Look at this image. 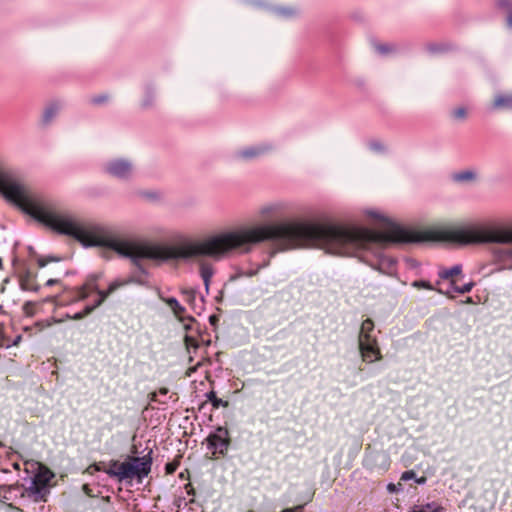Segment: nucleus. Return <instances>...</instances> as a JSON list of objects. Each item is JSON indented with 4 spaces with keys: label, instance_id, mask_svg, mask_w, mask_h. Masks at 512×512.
Returning <instances> with one entry per match:
<instances>
[{
    "label": "nucleus",
    "instance_id": "f257e3e1",
    "mask_svg": "<svg viewBox=\"0 0 512 512\" xmlns=\"http://www.w3.org/2000/svg\"><path fill=\"white\" fill-rule=\"evenodd\" d=\"M284 240L293 247H318L334 255H354L369 243L414 242V233L388 223L380 230L342 227L309 222H285L220 233L179 248V256L219 257L247 244L265 240Z\"/></svg>",
    "mask_w": 512,
    "mask_h": 512
},
{
    "label": "nucleus",
    "instance_id": "f03ea898",
    "mask_svg": "<svg viewBox=\"0 0 512 512\" xmlns=\"http://www.w3.org/2000/svg\"><path fill=\"white\" fill-rule=\"evenodd\" d=\"M129 281L127 280H115L111 282L108 286V289L106 291L99 290L96 279H90L88 280L80 289L79 291V299H85L88 298L93 293L97 294V298L94 300V303L92 306H88L85 308L83 313L76 314L74 316L75 319L82 318L83 316L89 314L94 308L98 307L108 295L113 293L115 290H117L120 287L125 286L128 284Z\"/></svg>",
    "mask_w": 512,
    "mask_h": 512
},
{
    "label": "nucleus",
    "instance_id": "7ed1b4c3",
    "mask_svg": "<svg viewBox=\"0 0 512 512\" xmlns=\"http://www.w3.org/2000/svg\"><path fill=\"white\" fill-rule=\"evenodd\" d=\"M97 471H104L111 477L117 478L119 481L131 479L130 462L110 461L107 465L99 463L94 466Z\"/></svg>",
    "mask_w": 512,
    "mask_h": 512
},
{
    "label": "nucleus",
    "instance_id": "20e7f679",
    "mask_svg": "<svg viewBox=\"0 0 512 512\" xmlns=\"http://www.w3.org/2000/svg\"><path fill=\"white\" fill-rule=\"evenodd\" d=\"M228 432L224 428H218L207 438V448L212 455L223 454L228 448Z\"/></svg>",
    "mask_w": 512,
    "mask_h": 512
},
{
    "label": "nucleus",
    "instance_id": "39448f33",
    "mask_svg": "<svg viewBox=\"0 0 512 512\" xmlns=\"http://www.w3.org/2000/svg\"><path fill=\"white\" fill-rule=\"evenodd\" d=\"M439 276L443 280L450 281V286H451L450 291H453V292L464 294V293L471 291V289L473 287L472 282L464 284L463 286L457 285V277L461 276V266L460 265H456V266L452 267L451 269L441 270L439 272Z\"/></svg>",
    "mask_w": 512,
    "mask_h": 512
},
{
    "label": "nucleus",
    "instance_id": "423d86ee",
    "mask_svg": "<svg viewBox=\"0 0 512 512\" xmlns=\"http://www.w3.org/2000/svg\"><path fill=\"white\" fill-rule=\"evenodd\" d=\"M359 348L364 361L372 363L380 359V350L377 344V340H363L359 341Z\"/></svg>",
    "mask_w": 512,
    "mask_h": 512
},
{
    "label": "nucleus",
    "instance_id": "0eeeda50",
    "mask_svg": "<svg viewBox=\"0 0 512 512\" xmlns=\"http://www.w3.org/2000/svg\"><path fill=\"white\" fill-rule=\"evenodd\" d=\"M129 462L131 467V479L137 477L141 480L150 473L152 463L149 457H136Z\"/></svg>",
    "mask_w": 512,
    "mask_h": 512
},
{
    "label": "nucleus",
    "instance_id": "6e6552de",
    "mask_svg": "<svg viewBox=\"0 0 512 512\" xmlns=\"http://www.w3.org/2000/svg\"><path fill=\"white\" fill-rule=\"evenodd\" d=\"M496 262L500 270L512 269V249H504L497 252Z\"/></svg>",
    "mask_w": 512,
    "mask_h": 512
},
{
    "label": "nucleus",
    "instance_id": "1a4fd4ad",
    "mask_svg": "<svg viewBox=\"0 0 512 512\" xmlns=\"http://www.w3.org/2000/svg\"><path fill=\"white\" fill-rule=\"evenodd\" d=\"M110 174L117 177H124L130 172V165L124 161H116L109 165Z\"/></svg>",
    "mask_w": 512,
    "mask_h": 512
},
{
    "label": "nucleus",
    "instance_id": "9d476101",
    "mask_svg": "<svg viewBox=\"0 0 512 512\" xmlns=\"http://www.w3.org/2000/svg\"><path fill=\"white\" fill-rule=\"evenodd\" d=\"M373 331H374L373 321L370 319L364 320L361 325L359 341L375 339L376 337L374 335H372Z\"/></svg>",
    "mask_w": 512,
    "mask_h": 512
},
{
    "label": "nucleus",
    "instance_id": "9b49d317",
    "mask_svg": "<svg viewBox=\"0 0 512 512\" xmlns=\"http://www.w3.org/2000/svg\"><path fill=\"white\" fill-rule=\"evenodd\" d=\"M408 512H443V508L436 503H430L426 505L414 506Z\"/></svg>",
    "mask_w": 512,
    "mask_h": 512
},
{
    "label": "nucleus",
    "instance_id": "f8f14e48",
    "mask_svg": "<svg viewBox=\"0 0 512 512\" xmlns=\"http://www.w3.org/2000/svg\"><path fill=\"white\" fill-rule=\"evenodd\" d=\"M166 303L173 310L176 317L182 320V316L185 312V308L175 298L166 299Z\"/></svg>",
    "mask_w": 512,
    "mask_h": 512
},
{
    "label": "nucleus",
    "instance_id": "ddd939ff",
    "mask_svg": "<svg viewBox=\"0 0 512 512\" xmlns=\"http://www.w3.org/2000/svg\"><path fill=\"white\" fill-rule=\"evenodd\" d=\"M495 108H511L512 107V95L498 96L494 102Z\"/></svg>",
    "mask_w": 512,
    "mask_h": 512
},
{
    "label": "nucleus",
    "instance_id": "4468645a",
    "mask_svg": "<svg viewBox=\"0 0 512 512\" xmlns=\"http://www.w3.org/2000/svg\"><path fill=\"white\" fill-rule=\"evenodd\" d=\"M208 400L211 402L213 408L217 409L220 406L226 407L228 403L226 401H223L222 399L218 398L215 394V392L211 391L207 394Z\"/></svg>",
    "mask_w": 512,
    "mask_h": 512
},
{
    "label": "nucleus",
    "instance_id": "2eb2a0df",
    "mask_svg": "<svg viewBox=\"0 0 512 512\" xmlns=\"http://www.w3.org/2000/svg\"><path fill=\"white\" fill-rule=\"evenodd\" d=\"M201 276L204 280L206 286H208L209 281L213 275V269L210 265L203 264L200 269Z\"/></svg>",
    "mask_w": 512,
    "mask_h": 512
},
{
    "label": "nucleus",
    "instance_id": "dca6fc26",
    "mask_svg": "<svg viewBox=\"0 0 512 512\" xmlns=\"http://www.w3.org/2000/svg\"><path fill=\"white\" fill-rule=\"evenodd\" d=\"M500 7L505 9L508 12V25L512 27V4L509 0H500L499 1Z\"/></svg>",
    "mask_w": 512,
    "mask_h": 512
},
{
    "label": "nucleus",
    "instance_id": "f3484780",
    "mask_svg": "<svg viewBox=\"0 0 512 512\" xmlns=\"http://www.w3.org/2000/svg\"><path fill=\"white\" fill-rule=\"evenodd\" d=\"M179 458L180 457H177L173 461L166 464V466H165L166 474H173L177 470V468L179 467V464H180Z\"/></svg>",
    "mask_w": 512,
    "mask_h": 512
},
{
    "label": "nucleus",
    "instance_id": "a211bd4d",
    "mask_svg": "<svg viewBox=\"0 0 512 512\" xmlns=\"http://www.w3.org/2000/svg\"><path fill=\"white\" fill-rule=\"evenodd\" d=\"M168 393V389L167 388H160L158 391L154 392L152 394V397H151V400L152 401H159L161 403H166L165 400H160L158 399L159 396H166Z\"/></svg>",
    "mask_w": 512,
    "mask_h": 512
},
{
    "label": "nucleus",
    "instance_id": "6ab92c4d",
    "mask_svg": "<svg viewBox=\"0 0 512 512\" xmlns=\"http://www.w3.org/2000/svg\"><path fill=\"white\" fill-rule=\"evenodd\" d=\"M185 343H186V346H187V349L189 352H190L191 348L196 349L198 346L197 341L193 337H190V336L185 337Z\"/></svg>",
    "mask_w": 512,
    "mask_h": 512
},
{
    "label": "nucleus",
    "instance_id": "aec40b11",
    "mask_svg": "<svg viewBox=\"0 0 512 512\" xmlns=\"http://www.w3.org/2000/svg\"><path fill=\"white\" fill-rule=\"evenodd\" d=\"M413 286L417 287V288H425V289H433L431 284L429 282H426V281H415L413 283Z\"/></svg>",
    "mask_w": 512,
    "mask_h": 512
},
{
    "label": "nucleus",
    "instance_id": "412c9836",
    "mask_svg": "<svg viewBox=\"0 0 512 512\" xmlns=\"http://www.w3.org/2000/svg\"><path fill=\"white\" fill-rule=\"evenodd\" d=\"M414 476L415 473L413 471H405L401 476V480L407 481L414 478Z\"/></svg>",
    "mask_w": 512,
    "mask_h": 512
},
{
    "label": "nucleus",
    "instance_id": "4be33fe9",
    "mask_svg": "<svg viewBox=\"0 0 512 512\" xmlns=\"http://www.w3.org/2000/svg\"><path fill=\"white\" fill-rule=\"evenodd\" d=\"M473 177V174L471 172H465L462 174L457 175L458 180H468Z\"/></svg>",
    "mask_w": 512,
    "mask_h": 512
},
{
    "label": "nucleus",
    "instance_id": "5701e85b",
    "mask_svg": "<svg viewBox=\"0 0 512 512\" xmlns=\"http://www.w3.org/2000/svg\"><path fill=\"white\" fill-rule=\"evenodd\" d=\"M454 114L455 117L457 118H463L466 115V111L464 108H458L457 110H455Z\"/></svg>",
    "mask_w": 512,
    "mask_h": 512
},
{
    "label": "nucleus",
    "instance_id": "b1692460",
    "mask_svg": "<svg viewBox=\"0 0 512 512\" xmlns=\"http://www.w3.org/2000/svg\"><path fill=\"white\" fill-rule=\"evenodd\" d=\"M201 362H198L195 366H192L188 369L187 374L190 375L192 372H195L199 366H201Z\"/></svg>",
    "mask_w": 512,
    "mask_h": 512
},
{
    "label": "nucleus",
    "instance_id": "393cba45",
    "mask_svg": "<svg viewBox=\"0 0 512 512\" xmlns=\"http://www.w3.org/2000/svg\"><path fill=\"white\" fill-rule=\"evenodd\" d=\"M282 512H302V507H295V508L285 509Z\"/></svg>",
    "mask_w": 512,
    "mask_h": 512
},
{
    "label": "nucleus",
    "instance_id": "a878e982",
    "mask_svg": "<svg viewBox=\"0 0 512 512\" xmlns=\"http://www.w3.org/2000/svg\"><path fill=\"white\" fill-rule=\"evenodd\" d=\"M256 154H257V153H256V151H254V150H247V151H245V152L243 153V155H244L245 157L255 156Z\"/></svg>",
    "mask_w": 512,
    "mask_h": 512
},
{
    "label": "nucleus",
    "instance_id": "bb28decb",
    "mask_svg": "<svg viewBox=\"0 0 512 512\" xmlns=\"http://www.w3.org/2000/svg\"><path fill=\"white\" fill-rule=\"evenodd\" d=\"M37 263L39 267H44L46 265V261L44 259H38Z\"/></svg>",
    "mask_w": 512,
    "mask_h": 512
},
{
    "label": "nucleus",
    "instance_id": "cd10ccee",
    "mask_svg": "<svg viewBox=\"0 0 512 512\" xmlns=\"http://www.w3.org/2000/svg\"><path fill=\"white\" fill-rule=\"evenodd\" d=\"M55 283H57V280H55V279H49V280L46 282V285H47V286H52V285H54Z\"/></svg>",
    "mask_w": 512,
    "mask_h": 512
},
{
    "label": "nucleus",
    "instance_id": "c85d7f7f",
    "mask_svg": "<svg viewBox=\"0 0 512 512\" xmlns=\"http://www.w3.org/2000/svg\"><path fill=\"white\" fill-rule=\"evenodd\" d=\"M5 311H4V307L2 304H0V315L4 314Z\"/></svg>",
    "mask_w": 512,
    "mask_h": 512
},
{
    "label": "nucleus",
    "instance_id": "c756f323",
    "mask_svg": "<svg viewBox=\"0 0 512 512\" xmlns=\"http://www.w3.org/2000/svg\"><path fill=\"white\" fill-rule=\"evenodd\" d=\"M103 100H104L103 98H97V99H95V100H94V102H96V103H100V102H102Z\"/></svg>",
    "mask_w": 512,
    "mask_h": 512
},
{
    "label": "nucleus",
    "instance_id": "7c9ffc66",
    "mask_svg": "<svg viewBox=\"0 0 512 512\" xmlns=\"http://www.w3.org/2000/svg\"><path fill=\"white\" fill-rule=\"evenodd\" d=\"M2 265H3V262H2V259L0 258V269L2 268Z\"/></svg>",
    "mask_w": 512,
    "mask_h": 512
}]
</instances>
